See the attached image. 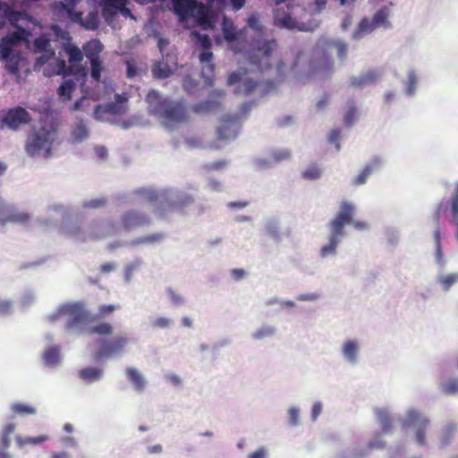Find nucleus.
<instances>
[{
	"label": "nucleus",
	"instance_id": "obj_1",
	"mask_svg": "<svg viewBox=\"0 0 458 458\" xmlns=\"http://www.w3.org/2000/svg\"><path fill=\"white\" fill-rule=\"evenodd\" d=\"M119 308L114 304H103L98 307L96 314L87 312L81 303H67L62 305L55 313L49 318L51 321H55L61 318L67 317L66 328L72 329L82 323H96L86 328L89 335L98 336L112 335L114 330L113 324L107 321H100L107 315L113 313Z\"/></svg>",
	"mask_w": 458,
	"mask_h": 458
},
{
	"label": "nucleus",
	"instance_id": "obj_2",
	"mask_svg": "<svg viewBox=\"0 0 458 458\" xmlns=\"http://www.w3.org/2000/svg\"><path fill=\"white\" fill-rule=\"evenodd\" d=\"M355 207L352 203L343 201L340 206V211L330 223L329 242L320 250V255L323 258L335 253L339 237L344 234V226L351 223L352 216L354 215Z\"/></svg>",
	"mask_w": 458,
	"mask_h": 458
},
{
	"label": "nucleus",
	"instance_id": "obj_3",
	"mask_svg": "<svg viewBox=\"0 0 458 458\" xmlns=\"http://www.w3.org/2000/svg\"><path fill=\"white\" fill-rule=\"evenodd\" d=\"M55 140V131L54 130L40 127L33 131L27 138L25 149L30 157L51 156L53 143Z\"/></svg>",
	"mask_w": 458,
	"mask_h": 458
},
{
	"label": "nucleus",
	"instance_id": "obj_4",
	"mask_svg": "<svg viewBox=\"0 0 458 458\" xmlns=\"http://www.w3.org/2000/svg\"><path fill=\"white\" fill-rule=\"evenodd\" d=\"M62 47L68 55V61L70 65L66 64V62L63 59H58L56 74L63 75L64 77L69 75H82L85 76V69L80 65V63L83 60V54L79 47L72 45V43H63Z\"/></svg>",
	"mask_w": 458,
	"mask_h": 458
},
{
	"label": "nucleus",
	"instance_id": "obj_5",
	"mask_svg": "<svg viewBox=\"0 0 458 458\" xmlns=\"http://www.w3.org/2000/svg\"><path fill=\"white\" fill-rule=\"evenodd\" d=\"M277 48L275 39L258 42L257 47L250 55V63L260 71H266L272 67L273 53Z\"/></svg>",
	"mask_w": 458,
	"mask_h": 458
},
{
	"label": "nucleus",
	"instance_id": "obj_6",
	"mask_svg": "<svg viewBox=\"0 0 458 458\" xmlns=\"http://www.w3.org/2000/svg\"><path fill=\"white\" fill-rule=\"evenodd\" d=\"M129 97L127 93L116 94L114 101L105 105L98 104L94 108V117L97 120L109 121L113 115H121L128 110Z\"/></svg>",
	"mask_w": 458,
	"mask_h": 458
},
{
	"label": "nucleus",
	"instance_id": "obj_7",
	"mask_svg": "<svg viewBox=\"0 0 458 458\" xmlns=\"http://www.w3.org/2000/svg\"><path fill=\"white\" fill-rule=\"evenodd\" d=\"M161 117L167 125L187 123L190 119L189 110L182 102L169 101L165 106Z\"/></svg>",
	"mask_w": 458,
	"mask_h": 458
},
{
	"label": "nucleus",
	"instance_id": "obj_8",
	"mask_svg": "<svg viewBox=\"0 0 458 458\" xmlns=\"http://www.w3.org/2000/svg\"><path fill=\"white\" fill-rule=\"evenodd\" d=\"M151 222L150 217L138 210L130 209L122 214L119 219V229L123 231H133L139 227L148 225Z\"/></svg>",
	"mask_w": 458,
	"mask_h": 458
},
{
	"label": "nucleus",
	"instance_id": "obj_9",
	"mask_svg": "<svg viewBox=\"0 0 458 458\" xmlns=\"http://www.w3.org/2000/svg\"><path fill=\"white\" fill-rule=\"evenodd\" d=\"M127 343L128 338L123 335L115 336L109 340H102L99 349L94 354V360L98 361L121 352Z\"/></svg>",
	"mask_w": 458,
	"mask_h": 458
},
{
	"label": "nucleus",
	"instance_id": "obj_10",
	"mask_svg": "<svg viewBox=\"0 0 458 458\" xmlns=\"http://www.w3.org/2000/svg\"><path fill=\"white\" fill-rule=\"evenodd\" d=\"M33 47L35 53L41 54V55L36 59L37 66L44 65L55 55V51L51 46V39L46 34L35 38Z\"/></svg>",
	"mask_w": 458,
	"mask_h": 458
},
{
	"label": "nucleus",
	"instance_id": "obj_11",
	"mask_svg": "<svg viewBox=\"0 0 458 458\" xmlns=\"http://www.w3.org/2000/svg\"><path fill=\"white\" fill-rule=\"evenodd\" d=\"M2 121L10 129L17 130L21 124L30 123V115L25 108L17 106L8 110Z\"/></svg>",
	"mask_w": 458,
	"mask_h": 458
},
{
	"label": "nucleus",
	"instance_id": "obj_12",
	"mask_svg": "<svg viewBox=\"0 0 458 458\" xmlns=\"http://www.w3.org/2000/svg\"><path fill=\"white\" fill-rule=\"evenodd\" d=\"M205 30L213 28L212 15L208 7L197 1L191 10V16Z\"/></svg>",
	"mask_w": 458,
	"mask_h": 458
},
{
	"label": "nucleus",
	"instance_id": "obj_13",
	"mask_svg": "<svg viewBox=\"0 0 458 458\" xmlns=\"http://www.w3.org/2000/svg\"><path fill=\"white\" fill-rule=\"evenodd\" d=\"M409 423L416 427V440L420 445L426 444L425 431L428 425V420L422 417L417 411H411L408 416Z\"/></svg>",
	"mask_w": 458,
	"mask_h": 458
},
{
	"label": "nucleus",
	"instance_id": "obj_14",
	"mask_svg": "<svg viewBox=\"0 0 458 458\" xmlns=\"http://www.w3.org/2000/svg\"><path fill=\"white\" fill-rule=\"evenodd\" d=\"M146 102L148 105V112L160 116L168 99L162 98L158 91L150 89L146 96Z\"/></svg>",
	"mask_w": 458,
	"mask_h": 458
},
{
	"label": "nucleus",
	"instance_id": "obj_15",
	"mask_svg": "<svg viewBox=\"0 0 458 458\" xmlns=\"http://www.w3.org/2000/svg\"><path fill=\"white\" fill-rule=\"evenodd\" d=\"M235 122V117L226 115L223 118L220 126L216 130V135L219 140H226L236 137L237 133L234 129Z\"/></svg>",
	"mask_w": 458,
	"mask_h": 458
},
{
	"label": "nucleus",
	"instance_id": "obj_16",
	"mask_svg": "<svg viewBox=\"0 0 458 458\" xmlns=\"http://www.w3.org/2000/svg\"><path fill=\"white\" fill-rule=\"evenodd\" d=\"M117 230L114 222H109L106 227H102L98 223H94L89 233V239L98 241L114 233Z\"/></svg>",
	"mask_w": 458,
	"mask_h": 458
},
{
	"label": "nucleus",
	"instance_id": "obj_17",
	"mask_svg": "<svg viewBox=\"0 0 458 458\" xmlns=\"http://www.w3.org/2000/svg\"><path fill=\"white\" fill-rule=\"evenodd\" d=\"M381 160L378 157H375L368 163L360 174L353 179L352 184L355 186L364 184L369 176L377 169L380 167Z\"/></svg>",
	"mask_w": 458,
	"mask_h": 458
},
{
	"label": "nucleus",
	"instance_id": "obj_18",
	"mask_svg": "<svg viewBox=\"0 0 458 458\" xmlns=\"http://www.w3.org/2000/svg\"><path fill=\"white\" fill-rule=\"evenodd\" d=\"M197 0H172L174 12L181 21H185L191 16V10Z\"/></svg>",
	"mask_w": 458,
	"mask_h": 458
},
{
	"label": "nucleus",
	"instance_id": "obj_19",
	"mask_svg": "<svg viewBox=\"0 0 458 458\" xmlns=\"http://www.w3.org/2000/svg\"><path fill=\"white\" fill-rule=\"evenodd\" d=\"M78 0H64L60 2V5L65 11L67 17L71 21L81 24L82 22V13L75 10Z\"/></svg>",
	"mask_w": 458,
	"mask_h": 458
},
{
	"label": "nucleus",
	"instance_id": "obj_20",
	"mask_svg": "<svg viewBox=\"0 0 458 458\" xmlns=\"http://www.w3.org/2000/svg\"><path fill=\"white\" fill-rule=\"evenodd\" d=\"M103 48L104 47L102 43L98 38H94L88 41L82 47V49L88 60L100 58V53L103 51Z\"/></svg>",
	"mask_w": 458,
	"mask_h": 458
},
{
	"label": "nucleus",
	"instance_id": "obj_21",
	"mask_svg": "<svg viewBox=\"0 0 458 458\" xmlns=\"http://www.w3.org/2000/svg\"><path fill=\"white\" fill-rule=\"evenodd\" d=\"M379 74L376 71H369L361 73L359 77L351 79V86L354 88H362L366 85L374 83Z\"/></svg>",
	"mask_w": 458,
	"mask_h": 458
},
{
	"label": "nucleus",
	"instance_id": "obj_22",
	"mask_svg": "<svg viewBox=\"0 0 458 458\" xmlns=\"http://www.w3.org/2000/svg\"><path fill=\"white\" fill-rule=\"evenodd\" d=\"M125 372L128 379L132 383L135 390L138 392L143 391L146 381L139 370L134 368H127Z\"/></svg>",
	"mask_w": 458,
	"mask_h": 458
},
{
	"label": "nucleus",
	"instance_id": "obj_23",
	"mask_svg": "<svg viewBox=\"0 0 458 458\" xmlns=\"http://www.w3.org/2000/svg\"><path fill=\"white\" fill-rule=\"evenodd\" d=\"M138 193L148 202L154 204V203H160L163 204V201L166 199V195L164 192H158L154 190H148V189H140L138 191Z\"/></svg>",
	"mask_w": 458,
	"mask_h": 458
},
{
	"label": "nucleus",
	"instance_id": "obj_24",
	"mask_svg": "<svg viewBox=\"0 0 458 458\" xmlns=\"http://www.w3.org/2000/svg\"><path fill=\"white\" fill-rule=\"evenodd\" d=\"M103 371L98 368L87 367L79 371V377L87 383H92L102 377Z\"/></svg>",
	"mask_w": 458,
	"mask_h": 458
},
{
	"label": "nucleus",
	"instance_id": "obj_25",
	"mask_svg": "<svg viewBox=\"0 0 458 458\" xmlns=\"http://www.w3.org/2000/svg\"><path fill=\"white\" fill-rule=\"evenodd\" d=\"M89 136V130L86 127L84 122L81 120L76 125L72 128L71 132V137L72 141L74 142H81L86 140Z\"/></svg>",
	"mask_w": 458,
	"mask_h": 458
},
{
	"label": "nucleus",
	"instance_id": "obj_26",
	"mask_svg": "<svg viewBox=\"0 0 458 458\" xmlns=\"http://www.w3.org/2000/svg\"><path fill=\"white\" fill-rule=\"evenodd\" d=\"M222 31L225 41L231 43L236 40L237 34L232 21L224 17L222 22Z\"/></svg>",
	"mask_w": 458,
	"mask_h": 458
},
{
	"label": "nucleus",
	"instance_id": "obj_27",
	"mask_svg": "<svg viewBox=\"0 0 458 458\" xmlns=\"http://www.w3.org/2000/svg\"><path fill=\"white\" fill-rule=\"evenodd\" d=\"M376 28L373 21H369L368 18H363L359 25L357 30L353 33V38L358 39L360 38L364 34H368L372 32Z\"/></svg>",
	"mask_w": 458,
	"mask_h": 458
},
{
	"label": "nucleus",
	"instance_id": "obj_28",
	"mask_svg": "<svg viewBox=\"0 0 458 458\" xmlns=\"http://www.w3.org/2000/svg\"><path fill=\"white\" fill-rule=\"evenodd\" d=\"M75 82L72 80L64 81L58 88V95L64 101L70 100L75 89Z\"/></svg>",
	"mask_w": 458,
	"mask_h": 458
},
{
	"label": "nucleus",
	"instance_id": "obj_29",
	"mask_svg": "<svg viewBox=\"0 0 458 458\" xmlns=\"http://www.w3.org/2000/svg\"><path fill=\"white\" fill-rule=\"evenodd\" d=\"M11 411L13 414L21 416H29L37 413V409L35 407L22 403H13L11 406Z\"/></svg>",
	"mask_w": 458,
	"mask_h": 458
},
{
	"label": "nucleus",
	"instance_id": "obj_30",
	"mask_svg": "<svg viewBox=\"0 0 458 458\" xmlns=\"http://www.w3.org/2000/svg\"><path fill=\"white\" fill-rule=\"evenodd\" d=\"M219 107V104L216 101L207 100L198 103L191 106V111L196 114L209 113Z\"/></svg>",
	"mask_w": 458,
	"mask_h": 458
},
{
	"label": "nucleus",
	"instance_id": "obj_31",
	"mask_svg": "<svg viewBox=\"0 0 458 458\" xmlns=\"http://www.w3.org/2000/svg\"><path fill=\"white\" fill-rule=\"evenodd\" d=\"M372 21L376 26V28L378 27H385L388 28L390 26V23L388 21V10L387 8L384 7L378 10L373 16Z\"/></svg>",
	"mask_w": 458,
	"mask_h": 458
},
{
	"label": "nucleus",
	"instance_id": "obj_32",
	"mask_svg": "<svg viewBox=\"0 0 458 458\" xmlns=\"http://www.w3.org/2000/svg\"><path fill=\"white\" fill-rule=\"evenodd\" d=\"M5 62V67L6 69L12 73V74H18L19 73V65L21 61V55L20 53L13 54L12 55H9L8 58H2Z\"/></svg>",
	"mask_w": 458,
	"mask_h": 458
},
{
	"label": "nucleus",
	"instance_id": "obj_33",
	"mask_svg": "<svg viewBox=\"0 0 458 458\" xmlns=\"http://www.w3.org/2000/svg\"><path fill=\"white\" fill-rule=\"evenodd\" d=\"M98 13L95 11L90 12L85 20L82 18V22H81V26L88 30H95L98 28Z\"/></svg>",
	"mask_w": 458,
	"mask_h": 458
},
{
	"label": "nucleus",
	"instance_id": "obj_34",
	"mask_svg": "<svg viewBox=\"0 0 458 458\" xmlns=\"http://www.w3.org/2000/svg\"><path fill=\"white\" fill-rule=\"evenodd\" d=\"M152 72L156 78L165 79L172 74V70L167 64L157 63L154 65Z\"/></svg>",
	"mask_w": 458,
	"mask_h": 458
},
{
	"label": "nucleus",
	"instance_id": "obj_35",
	"mask_svg": "<svg viewBox=\"0 0 458 458\" xmlns=\"http://www.w3.org/2000/svg\"><path fill=\"white\" fill-rule=\"evenodd\" d=\"M259 85V83L253 80H244L237 87V92L247 96L251 94L258 88Z\"/></svg>",
	"mask_w": 458,
	"mask_h": 458
},
{
	"label": "nucleus",
	"instance_id": "obj_36",
	"mask_svg": "<svg viewBox=\"0 0 458 458\" xmlns=\"http://www.w3.org/2000/svg\"><path fill=\"white\" fill-rule=\"evenodd\" d=\"M15 45L10 41L6 37L3 38L0 40V57L1 58H8L9 55H12L13 54H16V52L13 51V47Z\"/></svg>",
	"mask_w": 458,
	"mask_h": 458
},
{
	"label": "nucleus",
	"instance_id": "obj_37",
	"mask_svg": "<svg viewBox=\"0 0 458 458\" xmlns=\"http://www.w3.org/2000/svg\"><path fill=\"white\" fill-rule=\"evenodd\" d=\"M194 199L190 195H183L181 198H179L177 200L168 203L167 209L168 210H174V209H182L184 207L193 203Z\"/></svg>",
	"mask_w": 458,
	"mask_h": 458
},
{
	"label": "nucleus",
	"instance_id": "obj_38",
	"mask_svg": "<svg viewBox=\"0 0 458 458\" xmlns=\"http://www.w3.org/2000/svg\"><path fill=\"white\" fill-rule=\"evenodd\" d=\"M358 352V345L354 341H347L343 348L345 358L350 361H354Z\"/></svg>",
	"mask_w": 458,
	"mask_h": 458
},
{
	"label": "nucleus",
	"instance_id": "obj_39",
	"mask_svg": "<svg viewBox=\"0 0 458 458\" xmlns=\"http://www.w3.org/2000/svg\"><path fill=\"white\" fill-rule=\"evenodd\" d=\"M28 35L29 32L24 28L18 27L13 32L8 34L6 38L16 46L18 43L26 40Z\"/></svg>",
	"mask_w": 458,
	"mask_h": 458
},
{
	"label": "nucleus",
	"instance_id": "obj_40",
	"mask_svg": "<svg viewBox=\"0 0 458 458\" xmlns=\"http://www.w3.org/2000/svg\"><path fill=\"white\" fill-rule=\"evenodd\" d=\"M89 61L90 63V68H91V71H90L91 78L95 81L98 82L100 81L101 72L103 71L102 61L100 58L92 59V60H89Z\"/></svg>",
	"mask_w": 458,
	"mask_h": 458
},
{
	"label": "nucleus",
	"instance_id": "obj_41",
	"mask_svg": "<svg viewBox=\"0 0 458 458\" xmlns=\"http://www.w3.org/2000/svg\"><path fill=\"white\" fill-rule=\"evenodd\" d=\"M48 439V437L46 435H41L38 437H17L16 440L20 446H23L25 445H38L41 444Z\"/></svg>",
	"mask_w": 458,
	"mask_h": 458
},
{
	"label": "nucleus",
	"instance_id": "obj_42",
	"mask_svg": "<svg viewBox=\"0 0 458 458\" xmlns=\"http://www.w3.org/2000/svg\"><path fill=\"white\" fill-rule=\"evenodd\" d=\"M164 233H156L149 235H146L143 237H140L135 240V243L137 244H153L157 242H160L164 239Z\"/></svg>",
	"mask_w": 458,
	"mask_h": 458
},
{
	"label": "nucleus",
	"instance_id": "obj_43",
	"mask_svg": "<svg viewBox=\"0 0 458 458\" xmlns=\"http://www.w3.org/2000/svg\"><path fill=\"white\" fill-rule=\"evenodd\" d=\"M377 415L380 422L382 430L385 433L388 432L391 428V418L388 412L385 410L379 409L377 411Z\"/></svg>",
	"mask_w": 458,
	"mask_h": 458
},
{
	"label": "nucleus",
	"instance_id": "obj_44",
	"mask_svg": "<svg viewBox=\"0 0 458 458\" xmlns=\"http://www.w3.org/2000/svg\"><path fill=\"white\" fill-rule=\"evenodd\" d=\"M51 30L56 38L63 40V43H71L72 37L67 30H63L58 25H52Z\"/></svg>",
	"mask_w": 458,
	"mask_h": 458
},
{
	"label": "nucleus",
	"instance_id": "obj_45",
	"mask_svg": "<svg viewBox=\"0 0 458 458\" xmlns=\"http://www.w3.org/2000/svg\"><path fill=\"white\" fill-rule=\"evenodd\" d=\"M458 282V274L453 273L440 277L439 283L445 291H448L455 283Z\"/></svg>",
	"mask_w": 458,
	"mask_h": 458
},
{
	"label": "nucleus",
	"instance_id": "obj_46",
	"mask_svg": "<svg viewBox=\"0 0 458 458\" xmlns=\"http://www.w3.org/2000/svg\"><path fill=\"white\" fill-rule=\"evenodd\" d=\"M321 175V170L318 165H310L306 170L303 171L302 176L305 179L309 180H316L318 179Z\"/></svg>",
	"mask_w": 458,
	"mask_h": 458
},
{
	"label": "nucleus",
	"instance_id": "obj_47",
	"mask_svg": "<svg viewBox=\"0 0 458 458\" xmlns=\"http://www.w3.org/2000/svg\"><path fill=\"white\" fill-rule=\"evenodd\" d=\"M13 310V302L11 300L0 299V317H5L12 314Z\"/></svg>",
	"mask_w": 458,
	"mask_h": 458
},
{
	"label": "nucleus",
	"instance_id": "obj_48",
	"mask_svg": "<svg viewBox=\"0 0 458 458\" xmlns=\"http://www.w3.org/2000/svg\"><path fill=\"white\" fill-rule=\"evenodd\" d=\"M248 26L258 32H262L264 26L261 24L259 21V17L258 13L251 14L247 21Z\"/></svg>",
	"mask_w": 458,
	"mask_h": 458
},
{
	"label": "nucleus",
	"instance_id": "obj_49",
	"mask_svg": "<svg viewBox=\"0 0 458 458\" xmlns=\"http://www.w3.org/2000/svg\"><path fill=\"white\" fill-rule=\"evenodd\" d=\"M442 391L446 394H454L458 393V379H450L443 384Z\"/></svg>",
	"mask_w": 458,
	"mask_h": 458
},
{
	"label": "nucleus",
	"instance_id": "obj_50",
	"mask_svg": "<svg viewBox=\"0 0 458 458\" xmlns=\"http://www.w3.org/2000/svg\"><path fill=\"white\" fill-rule=\"evenodd\" d=\"M275 334V329L271 327H263L253 334V338L256 340H262L270 337Z\"/></svg>",
	"mask_w": 458,
	"mask_h": 458
},
{
	"label": "nucleus",
	"instance_id": "obj_51",
	"mask_svg": "<svg viewBox=\"0 0 458 458\" xmlns=\"http://www.w3.org/2000/svg\"><path fill=\"white\" fill-rule=\"evenodd\" d=\"M45 361L47 364H55L59 360V350L57 348H50L44 354Z\"/></svg>",
	"mask_w": 458,
	"mask_h": 458
},
{
	"label": "nucleus",
	"instance_id": "obj_52",
	"mask_svg": "<svg viewBox=\"0 0 458 458\" xmlns=\"http://www.w3.org/2000/svg\"><path fill=\"white\" fill-rule=\"evenodd\" d=\"M357 114V110L354 106H349L344 116V123L346 126H352Z\"/></svg>",
	"mask_w": 458,
	"mask_h": 458
},
{
	"label": "nucleus",
	"instance_id": "obj_53",
	"mask_svg": "<svg viewBox=\"0 0 458 458\" xmlns=\"http://www.w3.org/2000/svg\"><path fill=\"white\" fill-rule=\"evenodd\" d=\"M104 4L112 5L116 9H120L123 14L130 13V10L124 7L126 4V0H104Z\"/></svg>",
	"mask_w": 458,
	"mask_h": 458
},
{
	"label": "nucleus",
	"instance_id": "obj_54",
	"mask_svg": "<svg viewBox=\"0 0 458 458\" xmlns=\"http://www.w3.org/2000/svg\"><path fill=\"white\" fill-rule=\"evenodd\" d=\"M340 137H341V131L339 129H332L329 132V135H328V141L331 143V144H335V148L337 151L340 150Z\"/></svg>",
	"mask_w": 458,
	"mask_h": 458
},
{
	"label": "nucleus",
	"instance_id": "obj_55",
	"mask_svg": "<svg viewBox=\"0 0 458 458\" xmlns=\"http://www.w3.org/2000/svg\"><path fill=\"white\" fill-rule=\"evenodd\" d=\"M118 11H120V9H116L112 5L103 4L102 15L106 21L112 19L114 15H116Z\"/></svg>",
	"mask_w": 458,
	"mask_h": 458
},
{
	"label": "nucleus",
	"instance_id": "obj_56",
	"mask_svg": "<svg viewBox=\"0 0 458 458\" xmlns=\"http://www.w3.org/2000/svg\"><path fill=\"white\" fill-rule=\"evenodd\" d=\"M213 59V53L209 50H203L199 55V61L201 64H208L210 71L214 70V64H210Z\"/></svg>",
	"mask_w": 458,
	"mask_h": 458
},
{
	"label": "nucleus",
	"instance_id": "obj_57",
	"mask_svg": "<svg viewBox=\"0 0 458 458\" xmlns=\"http://www.w3.org/2000/svg\"><path fill=\"white\" fill-rule=\"evenodd\" d=\"M106 204V199L105 198L94 199L88 200L84 203L85 208H99L104 207Z\"/></svg>",
	"mask_w": 458,
	"mask_h": 458
},
{
	"label": "nucleus",
	"instance_id": "obj_58",
	"mask_svg": "<svg viewBox=\"0 0 458 458\" xmlns=\"http://www.w3.org/2000/svg\"><path fill=\"white\" fill-rule=\"evenodd\" d=\"M196 38H198V41L203 50H209L211 49L212 43L208 35H201L199 33H195Z\"/></svg>",
	"mask_w": 458,
	"mask_h": 458
},
{
	"label": "nucleus",
	"instance_id": "obj_59",
	"mask_svg": "<svg viewBox=\"0 0 458 458\" xmlns=\"http://www.w3.org/2000/svg\"><path fill=\"white\" fill-rule=\"evenodd\" d=\"M290 156V152L286 149L276 150L272 153V158L276 162L286 160Z\"/></svg>",
	"mask_w": 458,
	"mask_h": 458
},
{
	"label": "nucleus",
	"instance_id": "obj_60",
	"mask_svg": "<svg viewBox=\"0 0 458 458\" xmlns=\"http://www.w3.org/2000/svg\"><path fill=\"white\" fill-rule=\"evenodd\" d=\"M9 219L12 222L24 224L30 220V216L26 213H17L12 215Z\"/></svg>",
	"mask_w": 458,
	"mask_h": 458
},
{
	"label": "nucleus",
	"instance_id": "obj_61",
	"mask_svg": "<svg viewBox=\"0 0 458 458\" xmlns=\"http://www.w3.org/2000/svg\"><path fill=\"white\" fill-rule=\"evenodd\" d=\"M335 46L337 50V55L342 59L345 58L348 50L347 44L344 42L337 41L335 42Z\"/></svg>",
	"mask_w": 458,
	"mask_h": 458
},
{
	"label": "nucleus",
	"instance_id": "obj_62",
	"mask_svg": "<svg viewBox=\"0 0 458 458\" xmlns=\"http://www.w3.org/2000/svg\"><path fill=\"white\" fill-rule=\"evenodd\" d=\"M140 123V118L137 116H131L123 122H121L120 126L123 129H129Z\"/></svg>",
	"mask_w": 458,
	"mask_h": 458
},
{
	"label": "nucleus",
	"instance_id": "obj_63",
	"mask_svg": "<svg viewBox=\"0 0 458 458\" xmlns=\"http://www.w3.org/2000/svg\"><path fill=\"white\" fill-rule=\"evenodd\" d=\"M451 211L458 213V182L455 184L454 192L451 198Z\"/></svg>",
	"mask_w": 458,
	"mask_h": 458
},
{
	"label": "nucleus",
	"instance_id": "obj_64",
	"mask_svg": "<svg viewBox=\"0 0 458 458\" xmlns=\"http://www.w3.org/2000/svg\"><path fill=\"white\" fill-rule=\"evenodd\" d=\"M267 450L264 446L259 447L254 452L249 454L248 458H266Z\"/></svg>",
	"mask_w": 458,
	"mask_h": 458
}]
</instances>
